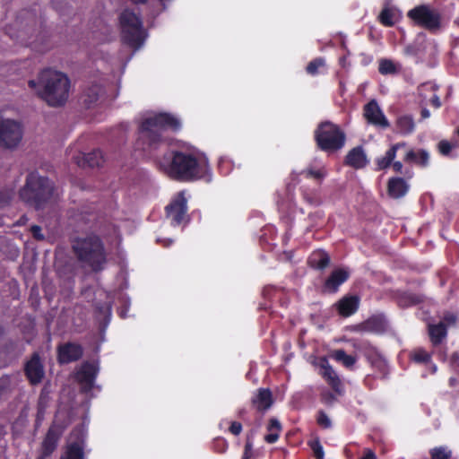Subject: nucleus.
I'll return each mask as SVG.
<instances>
[{"label":"nucleus","instance_id":"2","mask_svg":"<svg viewBox=\"0 0 459 459\" xmlns=\"http://www.w3.org/2000/svg\"><path fill=\"white\" fill-rule=\"evenodd\" d=\"M29 86L48 106L58 108L65 106L69 99L71 81L65 73L46 69L39 74L38 81H29Z\"/></svg>","mask_w":459,"mask_h":459},{"label":"nucleus","instance_id":"37","mask_svg":"<svg viewBox=\"0 0 459 459\" xmlns=\"http://www.w3.org/2000/svg\"><path fill=\"white\" fill-rule=\"evenodd\" d=\"M13 387V381L10 376L0 377V398L9 394Z\"/></svg>","mask_w":459,"mask_h":459},{"label":"nucleus","instance_id":"55","mask_svg":"<svg viewBox=\"0 0 459 459\" xmlns=\"http://www.w3.org/2000/svg\"><path fill=\"white\" fill-rule=\"evenodd\" d=\"M360 459H376V455L372 450L368 449Z\"/></svg>","mask_w":459,"mask_h":459},{"label":"nucleus","instance_id":"26","mask_svg":"<svg viewBox=\"0 0 459 459\" xmlns=\"http://www.w3.org/2000/svg\"><path fill=\"white\" fill-rule=\"evenodd\" d=\"M430 340L434 345H437L446 337V328L444 322L429 325Z\"/></svg>","mask_w":459,"mask_h":459},{"label":"nucleus","instance_id":"10","mask_svg":"<svg viewBox=\"0 0 459 459\" xmlns=\"http://www.w3.org/2000/svg\"><path fill=\"white\" fill-rule=\"evenodd\" d=\"M408 17L418 25L429 30L440 26L439 13L427 5L417 6L408 12Z\"/></svg>","mask_w":459,"mask_h":459},{"label":"nucleus","instance_id":"62","mask_svg":"<svg viewBox=\"0 0 459 459\" xmlns=\"http://www.w3.org/2000/svg\"><path fill=\"white\" fill-rule=\"evenodd\" d=\"M244 412H245V410H240V411H239V412H238V414H239V415H242V414H244Z\"/></svg>","mask_w":459,"mask_h":459},{"label":"nucleus","instance_id":"51","mask_svg":"<svg viewBox=\"0 0 459 459\" xmlns=\"http://www.w3.org/2000/svg\"><path fill=\"white\" fill-rule=\"evenodd\" d=\"M304 198L306 201L311 204H317L318 198L316 194H307L305 191L303 192Z\"/></svg>","mask_w":459,"mask_h":459},{"label":"nucleus","instance_id":"30","mask_svg":"<svg viewBox=\"0 0 459 459\" xmlns=\"http://www.w3.org/2000/svg\"><path fill=\"white\" fill-rule=\"evenodd\" d=\"M269 434L264 437V440L269 444L275 443L281 431V422L276 418H271L267 426Z\"/></svg>","mask_w":459,"mask_h":459},{"label":"nucleus","instance_id":"20","mask_svg":"<svg viewBox=\"0 0 459 459\" xmlns=\"http://www.w3.org/2000/svg\"><path fill=\"white\" fill-rule=\"evenodd\" d=\"M341 316L347 317L357 312L359 307V298L357 296H345L336 304Z\"/></svg>","mask_w":459,"mask_h":459},{"label":"nucleus","instance_id":"14","mask_svg":"<svg viewBox=\"0 0 459 459\" xmlns=\"http://www.w3.org/2000/svg\"><path fill=\"white\" fill-rule=\"evenodd\" d=\"M25 375L31 385H38L42 381L45 372L38 353H34L26 363Z\"/></svg>","mask_w":459,"mask_h":459},{"label":"nucleus","instance_id":"58","mask_svg":"<svg viewBox=\"0 0 459 459\" xmlns=\"http://www.w3.org/2000/svg\"><path fill=\"white\" fill-rule=\"evenodd\" d=\"M147 0H133L134 4H144Z\"/></svg>","mask_w":459,"mask_h":459},{"label":"nucleus","instance_id":"16","mask_svg":"<svg viewBox=\"0 0 459 459\" xmlns=\"http://www.w3.org/2000/svg\"><path fill=\"white\" fill-rule=\"evenodd\" d=\"M344 162L355 169H360L368 164V159L364 149L361 146H356L349 151Z\"/></svg>","mask_w":459,"mask_h":459},{"label":"nucleus","instance_id":"4","mask_svg":"<svg viewBox=\"0 0 459 459\" xmlns=\"http://www.w3.org/2000/svg\"><path fill=\"white\" fill-rule=\"evenodd\" d=\"M53 192L54 185L48 178L32 171L27 175L25 184L19 191V197L27 205L39 210L50 200Z\"/></svg>","mask_w":459,"mask_h":459},{"label":"nucleus","instance_id":"41","mask_svg":"<svg viewBox=\"0 0 459 459\" xmlns=\"http://www.w3.org/2000/svg\"><path fill=\"white\" fill-rule=\"evenodd\" d=\"M363 115H383V113L377 102L375 100H372L364 106Z\"/></svg>","mask_w":459,"mask_h":459},{"label":"nucleus","instance_id":"6","mask_svg":"<svg viewBox=\"0 0 459 459\" xmlns=\"http://www.w3.org/2000/svg\"><path fill=\"white\" fill-rule=\"evenodd\" d=\"M120 37L123 44L133 48L140 49L147 38V32L138 13L125 9L119 15Z\"/></svg>","mask_w":459,"mask_h":459},{"label":"nucleus","instance_id":"25","mask_svg":"<svg viewBox=\"0 0 459 459\" xmlns=\"http://www.w3.org/2000/svg\"><path fill=\"white\" fill-rule=\"evenodd\" d=\"M404 160L415 163L422 168H426L429 163V153L423 149L419 150L418 152L413 149H409L405 152Z\"/></svg>","mask_w":459,"mask_h":459},{"label":"nucleus","instance_id":"27","mask_svg":"<svg viewBox=\"0 0 459 459\" xmlns=\"http://www.w3.org/2000/svg\"><path fill=\"white\" fill-rule=\"evenodd\" d=\"M308 263L311 267L323 270L328 266L330 263V256L326 252L317 250L311 255Z\"/></svg>","mask_w":459,"mask_h":459},{"label":"nucleus","instance_id":"39","mask_svg":"<svg viewBox=\"0 0 459 459\" xmlns=\"http://www.w3.org/2000/svg\"><path fill=\"white\" fill-rule=\"evenodd\" d=\"M325 65V59L322 57L316 58L308 63L307 72L309 74L315 75L318 73V69Z\"/></svg>","mask_w":459,"mask_h":459},{"label":"nucleus","instance_id":"15","mask_svg":"<svg viewBox=\"0 0 459 459\" xmlns=\"http://www.w3.org/2000/svg\"><path fill=\"white\" fill-rule=\"evenodd\" d=\"M82 356L81 345L75 343H65L58 348V361L67 364L78 360Z\"/></svg>","mask_w":459,"mask_h":459},{"label":"nucleus","instance_id":"34","mask_svg":"<svg viewBox=\"0 0 459 459\" xmlns=\"http://www.w3.org/2000/svg\"><path fill=\"white\" fill-rule=\"evenodd\" d=\"M299 175L304 176L306 178H313L320 183L326 176V171L323 167L319 169L308 168L302 170Z\"/></svg>","mask_w":459,"mask_h":459},{"label":"nucleus","instance_id":"3","mask_svg":"<svg viewBox=\"0 0 459 459\" xmlns=\"http://www.w3.org/2000/svg\"><path fill=\"white\" fill-rule=\"evenodd\" d=\"M12 38L26 45H40L46 39V31L42 28V22L38 18L35 11L22 10L16 20L7 29Z\"/></svg>","mask_w":459,"mask_h":459},{"label":"nucleus","instance_id":"11","mask_svg":"<svg viewBox=\"0 0 459 459\" xmlns=\"http://www.w3.org/2000/svg\"><path fill=\"white\" fill-rule=\"evenodd\" d=\"M166 212L173 226H178L185 221L187 205L184 192L178 194L176 198L166 207Z\"/></svg>","mask_w":459,"mask_h":459},{"label":"nucleus","instance_id":"50","mask_svg":"<svg viewBox=\"0 0 459 459\" xmlns=\"http://www.w3.org/2000/svg\"><path fill=\"white\" fill-rule=\"evenodd\" d=\"M456 319H457V317H456V316H455V315L451 314V313H448V314H446V315L444 316V318H443V321H442V322H444V323H445V325H446V327H447V326H449V325H455V322H456Z\"/></svg>","mask_w":459,"mask_h":459},{"label":"nucleus","instance_id":"5","mask_svg":"<svg viewBox=\"0 0 459 459\" xmlns=\"http://www.w3.org/2000/svg\"><path fill=\"white\" fill-rule=\"evenodd\" d=\"M181 122L176 117H149L141 125L140 140L144 152H152L162 143L161 134L167 131H178Z\"/></svg>","mask_w":459,"mask_h":459},{"label":"nucleus","instance_id":"1","mask_svg":"<svg viewBox=\"0 0 459 459\" xmlns=\"http://www.w3.org/2000/svg\"><path fill=\"white\" fill-rule=\"evenodd\" d=\"M157 164L168 177L178 181L204 178L210 173L205 158L185 152L169 151L157 160Z\"/></svg>","mask_w":459,"mask_h":459},{"label":"nucleus","instance_id":"23","mask_svg":"<svg viewBox=\"0 0 459 459\" xmlns=\"http://www.w3.org/2000/svg\"><path fill=\"white\" fill-rule=\"evenodd\" d=\"M349 275V271L342 268L333 271L325 282V288L331 292H336L339 286L348 280Z\"/></svg>","mask_w":459,"mask_h":459},{"label":"nucleus","instance_id":"28","mask_svg":"<svg viewBox=\"0 0 459 459\" xmlns=\"http://www.w3.org/2000/svg\"><path fill=\"white\" fill-rule=\"evenodd\" d=\"M60 459H83L82 440L70 443Z\"/></svg>","mask_w":459,"mask_h":459},{"label":"nucleus","instance_id":"18","mask_svg":"<svg viewBox=\"0 0 459 459\" xmlns=\"http://www.w3.org/2000/svg\"><path fill=\"white\" fill-rule=\"evenodd\" d=\"M410 185L403 178H391L387 182V194L393 199L403 197L408 193Z\"/></svg>","mask_w":459,"mask_h":459},{"label":"nucleus","instance_id":"56","mask_svg":"<svg viewBox=\"0 0 459 459\" xmlns=\"http://www.w3.org/2000/svg\"><path fill=\"white\" fill-rule=\"evenodd\" d=\"M372 364H373V365L377 364V365H378L379 367H383V368H384V367H385V359H384L382 357H380V356H378V357L376 359V360H375V361H372Z\"/></svg>","mask_w":459,"mask_h":459},{"label":"nucleus","instance_id":"9","mask_svg":"<svg viewBox=\"0 0 459 459\" xmlns=\"http://www.w3.org/2000/svg\"><path fill=\"white\" fill-rule=\"evenodd\" d=\"M23 136V128L20 122L0 117V147L14 149L21 143Z\"/></svg>","mask_w":459,"mask_h":459},{"label":"nucleus","instance_id":"48","mask_svg":"<svg viewBox=\"0 0 459 459\" xmlns=\"http://www.w3.org/2000/svg\"><path fill=\"white\" fill-rule=\"evenodd\" d=\"M30 231L37 240H43L44 235L41 233V228L38 225H33L30 228Z\"/></svg>","mask_w":459,"mask_h":459},{"label":"nucleus","instance_id":"49","mask_svg":"<svg viewBox=\"0 0 459 459\" xmlns=\"http://www.w3.org/2000/svg\"><path fill=\"white\" fill-rule=\"evenodd\" d=\"M230 431L235 436H238L242 431V425L238 421H233L230 424Z\"/></svg>","mask_w":459,"mask_h":459},{"label":"nucleus","instance_id":"40","mask_svg":"<svg viewBox=\"0 0 459 459\" xmlns=\"http://www.w3.org/2000/svg\"><path fill=\"white\" fill-rule=\"evenodd\" d=\"M379 20L385 26H393L394 24V13L390 9H384L379 15Z\"/></svg>","mask_w":459,"mask_h":459},{"label":"nucleus","instance_id":"22","mask_svg":"<svg viewBox=\"0 0 459 459\" xmlns=\"http://www.w3.org/2000/svg\"><path fill=\"white\" fill-rule=\"evenodd\" d=\"M273 394L268 388H260L252 398V404L259 411L268 410L273 404Z\"/></svg>","mask_w":459,"mask_h":459},{"label":"nucleus","instance_id":"43","mask_svg":"<svg viewBox=\"0 0 459 459\" xmlns=\"http://www.w3.org/2000/svg\"><path fill=\"white\" fill-rule=\"evenodd\" d=\"M316 421L324 429H330L332 427V420L324 411H318Z\"/></svg>","mask_w":459,"mask_h":459},{"label":"nucleus","instance_id":"42","mask_svg":"<svg viewBox=\"0 0 459 459\" xmlns=\"http://www.w3.org/2000/svg\"><path fill=\"white\" fill-rule=\"evenodd\" d=\"M455 143H451L446 140H442L437 144V149L439 152L444 156H448L451 154V152L455 148Z\"/></svg>","mask_w":459,"mask_h":459},{"label":"nucleus","instance_id":"52","mask_svg":"<svg viewBox=\"0 0 459 459\" xmlns=\"http://www.w3.org/2000/svg\"><path fill=\"white\" fill-rule=\"evenodd\" d=\"M252 456V444L250 442H247L245 446L244 454L242 459H251Z\"/></svg>","mask_w":459,"mask_h":459},{"label":"nucleus","instance_id":"8","mask_svg":"<svg viewBox=\"0 0 459 459\" xmlns=\"http://www.w3.org/2000/svg\"><path fill=\"white\" fill-rule=\"evenodd\" d=\"M316 140L321 150L334 152L342 149L345 143V134L336 125L325 122L316 131Z\"/></svg>","mask_w":459,"mask_h":459},{"label":"nucleus","instance_id":"38","mask_svg":"<svg viewBox=\"0 0 459 459\" xmlns=\"http://www.w3.org/2000/svg\"><path fill=\"white\" fill-rule=\"evenodd\" d=\"M366 118L368 124L376 126L381 129L387 128L390 125L386 117H366Z\"/></svg>","mask_w":459,"mask_h":459},{"label":"nucleus","instance_id":"57","mask_svg":"<svg viewBox=\"0 0 459 459\" xmlns=\"http://www.w3.org/2000/svg\"><path fill=\"white\" fill-rule=\"evenodd\" d=\"M39 401H41V407H44V410L46 409V400L45 397L41 394Z\"/></svg>","mask_w":459,"mask_h":459},{"label":"nucleus","instance_id":"12","mask_svg":"<svg viewBox=\"0 0 459 459\" xmlns=\"http://www.w3.org/2000/svg\"><path fill=\"white\" fill-rule=\"evenodd\" d=\"M99 372V367L95 363L84 362L75 374L77 382L82 385V390L90 392L94 387V382Z\"/></svg>","mask_w":459,"mask_h":459},{"label":"nucleus","instance_id":"60","mask_svg":"<svg viewBox=\"0 0 459 459\" xmlns=\"http://www.w3.org/2000/svg\"><path fill=\"white\" fill-rule=\"evenodd\" d=\"M431 370L433 373H435L437 371V366L436 365H432L431 366Z\"/></svg>","mask_w":459,"mask_h":459},{"label":"nucleus","instance_id":"7","mask_svg":"<svg viewBox=\"0 0 459 459\" xmlns=\"http://www.w3.org/2000/svg\"><path fill=\"white\" fill-rule=\"evenodd\" d=\"M78 259L87 264L93 271L103 269L107 262L106 253L102 241L97 236H89L78 238L73 245Z\"/></svg>","mask_w":459,"mask_h":459},{"label":"nucleus","instance_id":"53","mask_svg":"<svg viewBox=\"0 0 459 459\" xmlns=\"http://www.w3.org/2000/svg\"><path fill=\"white\" fill-rule=\"evenodd\" d=\"M45 410L44 407H41V401L38 402V413H37V420L41 421L44 417Z\"/></svg>","mask_w":459,"mask_h":459},{"label":"nucleus","instance_id":"17","mask_svg":"<svg viewBox=\"0 0 459 459\" xmlns=\"http://www.w3.org/2000/svg\"><path fill=\"white\" fill-rule=\"evenodd\" d=\"M321 375L337 393H341L342 381L325 358L320 360Z\"/></svg>","mask_w":459,"mask_h":459},{"label":"nucleus","instance_id":"21","mask_svg":"<svg viewBox=\"0 0 459 459\" xmlns=\"http://www.w3.org/2000/svg\"><path fill=\"white\" fill-rule=\"evenodd\" d=\"M104 91L99 84H93L88 87L82 93L81 100L82 103L88 108L96 106L101 97L103 96Z\"/></svg>","mask_w":459,"mask_h":459},{"label":"nucleus","instance_id":"33","mask_svg":"<svg viewBox=\"0 0 459 459\" xmlns=\"http://www.w3.org/2000/svg\"><path fill=\"white\" fill-rule=\"evenodd\" d=\"M437 89V86L432 82H426L421 84L419 87V92L420 95H424V92L427 91H430L435 92ZM430 104L435 108H439L441 106V101L439 98L436 95V93H433V95L429 99Z\"/></svg>","mask_w":459,"mask_h":459},{"label":"nucleus","instance_id":"13","mask_svg":"<svg viewBox=\"0 0 459 459\" xmlns=\"http://www.w3.org/2000/svg\"><path fill=\"white\" fill-rule=\"evenodd\" d=\"M64 431V427L58 426L56 424H53L42 444H41V455L38 459H45L46 457L49 456L56 448L58 440L60 437L62 436Z\"/></svg>","mask_w":459,"mask_h":459},{"label":"nucleus","instance_id":"59","mask_svg":"<svg viewBox=\"0 0 459 459\" xmlns=\"http://www.w3.org/2000/svg\"><path fill=\"white\" fill-rule=\"evenodd\" d=\"M421 115H423V116L429 115V112L426 108H423L421 111Z\"/></svg>","mask_w":459,"mask_h":459},{"label":"nucleus","instance_id":"45","mask_svg":"<svg viewBox=\"0 0 459 459\" xmlns=\"http://www.w3.org/2000/svg\"><path fill=\"white\" fill-rule=\"evenodd\" d=\"M412 358L416 362H428L430 359V354L422 349H419L413 352Z\"/></svg>","mask_w":459,"mask_h":459},{"label":"nucleus","instance_id":"54","mask_svg":"<svg viewBox=\"0 0 459 459\" xmlns=\"http://www.w3.org/2000/svg\"><path fill=\"white\" fill-rule=\"evenodd\" d=\"M394 170L396 173H402L403 172V163L401 161H393L392 164Z\"/></svg>","mask_w":459,"mask_h":459},{"label":"nucleus","instance_id":"46","mask_svg":"<svg viewBox=\"0 0 459 459\" xmlns=\"http://www.w3.org/2000/svg\"><path fill=\"white\" fill-rule=\"evenodd\" d=\"M310 446H311L316 459H324L325 453H324L323 446H322L321 443L319 442V440L313 441L311 443Z\"/></svg>","mask_w":459,"mask_h":459},{"label":"nucleus","instance_id":"32","mask_svg":"<svg viewBox=\"0 0 459 459\" xmlns=\"http://www.w3.org/2000/svg\"><path fill=\"white\" fill-rule=\"evenodd\" d=\"M378 71L383 75L395 74L399 72V66L391 59L382 58L379 60Z\"/></svg>","mask_w":459,"mask_h":459},{"label":"nucleus","instance_id":"36","mask_svg":"<svg viewBox=\"0 0 459 459\" xmlns=\"http://www.w3.org/2000/svg\"><path fill=\"white\" fill-rule=\"evenodd\" d=\"M397 126L403 134H409L413 131L414 123L411 117H399Z\"/></svg>","mask_w":459,"mask_h":459},{"label":"nucleus","instance_id":"29","mask_svg":"<svg viewBox=\"0 0 459 459\" xmlns=\"http://www.w3.org/2000/svg\"><path fill=\"white\" fill-rule=\"evenodd\" d=\"M360 327L363 331L380 333L385 330V323L384 318L382 317L372 316L366 320L364 323H362Z\"/></svg>","mask_w":459,"mask_h":459},{"label":"nucleus","instance_id":"61","mask_svg":"<svg viewBox=\"0 0 459 459\" xmlns=\"http://www.w3.org/2000/svg\"><path fill=\"white\" fill-rule=\"evenodd\" d=\"M53 4L57 8L58 0H53Z\"/></svg>","mask_w":459,"mask_h":459},{"label":"nucleus","instance_id":"24","mask_svg":"<svg viewBox=\"0 0 459 459\" xmlns=\"http://www.w3.org/2000/svg\"><path fill=\"white\" fill-rule=\"evenodd\" d=\"M405 146V143H397L392 145L391 148L385 152L384 156L377 158V169L383 170L389 168L396 157L397 151L401 148H404Z\"/></svg>","mask_w":459,"mask_h":459},{"label":"nucleus","instance_id":"63","mask_svg":"<svg viewBox=\"0 0 459 459\" xmlns=\"http://www.w3.org/2000/svg\"><path fill=\"white\" fill-rule=\"evenodd\" d=\"M406 174L408 175L409 178H411V176H412L411 173H409V172H406Z\"/></svg>","mask_w":459,"mask_h":459},{"label":"nucleus","instance_id":"64","mask_svg":"<svg viewBox=\"0 0 459 459\" xmlns=\"http://www.w3.org/2000/svg\"><path fill=\"white\" fill-rule=\"evenodd\" d=\"M222 445H223V449L225 448L226 446V443L224 441H221Z\"/></svg>","mask_w":459,"mask_h":459},{"label":"nucleus","instance_id":"31","mask_svg":"<svg viewBox=\"0 0 459 459\" xmlns=\"http://www.w3.org/2000/svg\"><path fill=\"white\" fill-rule=\"evenodd\" d=\"M331 357L336 361L342 363L344 367L350 368L354 366L357 361L356 357L348 355L343 350H335L332 352Z\"/></svg>","mask_w":459,"mask_h":459},{"label":"nucleus","instance_id":"19","mask_svg":"<svg viewBox=\"0 0 459 459\" xmlns=\"http://www.w3.org/2000/svg\"><path fill=\"white\" fill-rule=\"evenodd\" d=\"M80 167L96 168L100 167L104 162L101 151L94 150L89 153H81L74 158Z\"/></svg>","mask_w":459,"mask_h":459},{"label":"nucleus","instance_id":"47","mask_svg":"<svg viewBox=\"0 0 459 459\" xmlns=\"http://www.w3.org/2000/svg\"><path fill=\"white\" fill-rule=\"evenodd\" d=\"M14 193L13 190H6L4 192L0 193V208L7 205L10 201L13 199Z\"/></svg>","mask_w":459,"mask_h":459},{"label":"nucleus","instance_id":"44","mask_svg":"<svg viewBox=\"0 0 459 459\" xmlns=\"http://www.w3.org/2000/svg\"><path fill=\"white\" fill-rule=\"evenodd\" d=\"M421 301V299L414 294H406L400 299L401 306H411L418 304Z\"/></svg>","mask_w":459,"mask_h":459},{"label":"nucleus","instance_id":"35","mask_svg":"<svg viewBox=\"0 0 459 459\" xmlns=\"http://www.w3.org/2000/svg\"><path fill=\"white\" fill-rule=\"evenodd\" d=\"M431 459H451L452 451L447 446H437L429 451Z\"/></svg>","mask_w":459,"mask_h":459}]
</instances>
